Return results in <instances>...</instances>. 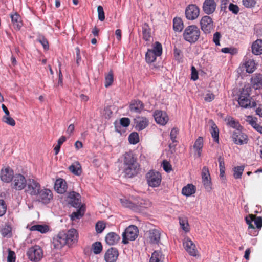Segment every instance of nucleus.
I'll return each instance as SVG.
<instances>
[{
  "label": "nucleus",
  "instance_id": "nucleus-52",
  "mask_svg": "<svg viewBox=\"0 0 262 262\" xmlns=\"http://www.w3.org/2000/svg\"><path fill=\"white\" fill-rule=\"evenodd\" d=\"M254 219V215L250 214L248 216L245 217L246 223L248 225L249 229H254L255 226L252 224V222Z\"/></svg>",
  "mask_w": 262,
  "mask_h": 262
},
{
  "label": "nucleus",
  "instance_id": "nucleus-56",
  "mask_svg": "<svg viewBox=\"0 0 262 262\" xmlns=\"http://www.w3.org/2000/svg\"><path fill=\"white\" fill-rule=\"evenodd\" d=\"M7 210V205L3 200H0V216L4 215Z\"/></svg>",
  "mask_w": 262,
  "mask_h": 262
},
{
  "label": "nucleus",
  "instance_id": "nucleus-44",
  "mask_svg": "<svg viewBox=\"0 0 262 262\" xmlns=\"http://www.w3.org/2000/svg\"><path fill=\"white\" fill-rule=\"evenodd\" d=\"M114 81L113 73L110 71L105 77V86L107 88L112 85Z\"/></svg>",
  "mask_w": 262,
  "mask_h": 262
},
{
  "label": "nucleus",
  "instance_id": "nucleus-62",
  "mask_svg": "<svg viewBox=\"0 0 262 262\" xmlns=\"http://www.w3.org/2000/svg\"><path fill=\"white\" fill-rule=\"evenodd\" d=\"M130 119L128 118H122L120 120V124L123 127H127L130 124Z\"/></svg>",
  "mask_w": 262,
  "mask_h": 262
},
{
  "label": "nucleus",
  "instance_id": "nucleus-55",
  "mask_svg": "<svg viewBox=\"0 0 262 262\" xmlns=\"http://www.w3.org/2000/svg\"><path fill=\"white\" fill-rule=\"evenodd\" d=\"M174 57L175 59L179 62H182V52L180 50L174 48Z\"/></svg>",
  "mask_w": 262,
  "mask_h": 262
},
{
  "label": "nucleus",
  "instance_id": "nucleus-1",
  "mask_svg": "<svg viewBox=\"0 0 262 262\" xmlns=\"http://www.w3.org/2000/svg\"><path fill=\"white\" fill-rule=\"evenodd\" d=\"M139 170V165L131 152L124 155L123 172L125 177L132 178L136 176Z\"/></svg>",
  "mask_w": 262,
  "mask_h": 262
},
{
  "label": "nucleus",
  "instance_id": "nucleus-36",
  "mask_svg": "<svg viewBox=\"0 0 262 262\" xmlns=\"http://www.w3.org/2000/svg\"><path fill=\"white\" fill-rule=\"evenodd\" d=\"M143 39L145 41H148L151 37L150 29L147 23H144L142 26Z\"/></svg>",
  "mask_w": 262,
  "mask_h": 262
},
{
  "label": "nucleus",
  "instance_id": "nucleus-37",
  "mask_svg": "<svg viewBox=\"0 0 262 262\" xmlns=\"http://www.w3.org/2000/svg\"><path fill=\"white\" fill-rule=\"evenodd\" d=\"M120 201L123 206L129 208L133 210H136V202H132L126 198L120 199Z\"/></svg>",
  "mask_w": 262,
  "mask_h": 262
},
{
  "label": "nucleus",
  "instance_id": "nucleus-11",
  "mask_svg": "<svg viewBox=\"0 0 262 262\" xmlns=\"http://www.w3.org/2000/svg\"><path fill=\"white\" fill-rule=\"evenodd\" d=\"M27 183V180L24 176L21 174H17L13 176L12 179V188L21 190L25 188Z\"/></svg>",
  "mask_w": 262,
  "mask_h": 262
},
{
  "label": "nucleus",
  "instance_id": "nucleus-25",
  "mask_svg": "<svg viewBox=\"0 0 262 262\" xmlns=\"http://www.w3.org/2000/svg\"><path fill=\"white\" fill-rule=\"evenodd\" d=\"M129 108L132 112L139 113L144 109V104L139 100H134L130 102Z\"/></svg>",
  "mask_w": 262,
  "mask_h": 262
},
{
  "label": "nucleus",
  "instance_id": "nucleus-19",
  "mask_svg": "<svg viewBox=\"0 0 262 262\" xmlns=\"http://www.w3.org/2000/svg\"><path fill=\"white\" fill-rule=\"evenodd\" d=\"M148 238L149 243L152 244H158L161 237V232L160 230L153 229L148 231Z\"/></svg>",
  "mask_w": 262,
  "mask_h": 262
},
{
  "label": "nucleus",
  "instance_id": "nucleus-49",
  "mask_svg": "<svg viewBox=\"0 0 262 262\" xmlns=\"http://www.w3.org/2000/svg\"><path fill=\"white\" fill-rule=\"evenodd\" d=\"M254 225H255V228L254 229H257L258 232L262 227V217H256L254 215V219H253V221Z\"/></svg>",
  "mask_w": 262,
  "mask_h": 262
},
{
  "label": "nucleus",
  "instance_id": "nucleus-24",
  "mask_svg": "<svg viewBox=\"0 0 262 262\" xmlns=\"http://www.w3.org/2000/svg\"><path fill=\"white\" fill-rule=\"evenodd\" d=\"M134 123L137 130H142L147 126L148 120L145 117H138L134 119Z\"/></svg>",
  "mask_w": 262,
  "mask_h": 262
},
{
  "label": "nucleus",
  "instance_id": "nucleus-48",
  "mask_svg": "<svg viewBox=\"0 0 262 262\" xmlns=\"http://www.w3.org/2000/svg\"><path fill=\"white\" fill-rule=\"evenodd\" d=\"M244 169V166H237L234 168V174L233 176L235 179L240 178L242 175Z\"/></svg>",
  "mask_w": 262,
  "mask_h": 262
},
{
  "label": "nucleus",
  "instance_id": "nucleus-15",
  "mask_svg": "<svg viewBox=\"0 0 262 262\" xmlns=\"http://www.w3.org/2000/svg\"><path fill=\"white\" fill-rule=\"evenodd\" d=\"M202 179L205 189L208 191H210L211 189V178L208 168L206 166L203 167L202 169Z\"/></svg>",
  "mask_w": 262,
  "mask_h": 262
},
{
  "label": "nucleus",
  "instance_id": "nucleus-21",
  "mask_svg": "<svg viewBox=\"0 0 262 262\" xmlns=\"http://www.w3.org/2000/svg\"><path fill=\"white\" fill-rule=\"evenodd\" d=\"M67 184L66 181L62 179H57L54 184V189L57 193L63 194L67 191Z\"/></svg>",
  "mask_w": 262,
  "mask_h": 262
},
{
  "label": "nucleus",
  "instance_id": "nucleus-41",
  "mask_svg": "<svg viewBox=\"0 0 262 262\" xmlns=\"http://www.w3.org/2000/svg\"><path fill=\"white\" fill-rule=\"evenodd\" d=\"M218 162L219 163V167H220V176L221 178H222L223 180L225 179V163L224 161L223 158H222L221 156H220L218 158Z\"/></svg>",
  "mask_w": 262,
  "mask_h": 262
},
{
  "label": "nucleus",
  "instance_id": "nucleus-40",
  "mask_svg": "<svg viewBox=\"0 0 262 262\" xmlns=\"http://www.w3.org/2000/svg\"><path fill=\"white\" fill-rule=\"evenodd\" d=\"M158 56L154 52L151 51V49H148L145 55L146 61L148 63L154 62Z\"/></svg>",
  "mask_w": 262,
  "mask_h": 262
},
{
  "label": "nucleus",
  "instance_id": "nucleus-33",
  "mask_svg": "<svg viewBox=\"0 0 262 262\" xmlns=\"http://www.w3.org/2000/svg\"><path fill=\"white\" fill-rule=\"evenodd\" d=\"M210 122L211 123L210 133L211 134L212 137L213 138V140L215 142H218L219 139V130L217 125L213 121L211 120Z\"/></svg>",
  "mask_w": 262,
  "mask_h": 262
},
{
  "label": "nucleus",
  "instance_id": "nucleus-53",
  "mask_svg": "<svg viewBox=\"0 0 262 262\" xmlns=\"http://www.w3.org/2000/svg\"><path fill=\"white\" fill-rule=\"evenodd\" d=\"M37 40L42 45L45 50L49 49L48 41L43 36H39Z\"/></svg>",
  "mask_w": 262,
  "mask_h": 262
},
{
  "label": "nucleus",
  "instance_id": "nucleus-23",
  "mask_svg": "<svg viewBox=\"0 0 262 262\" xmlns=\"http://www.w3.org/2000/svg\"><path fill=\"white\" fill-rule=\"evenodd\" d=\"M13 171L9 167L2 169L1 173V179L2 181L9 183L12 180L13 177Z\"/></svg>",
  "mask_w": 262,
  "mask_h": 262
},
{
  "label": "nucleus",
  "instance_id": "nucleus-16",
  "mask_svg": "<svg viewBox=\"0 0 262 262\" xmlns=\"http://www.w3.org/2000/svg\"><path fill=\"white\" fill-rule=\"evenodd\" d=\"M63 231L60 232L53 239V245L55 249H61L65 245H67Z\"/></svg>",
  "mask_w": 262,
  "mask_h": 262
},
{
  "label": "nucleus",
  "instance_id": "nucleus-47",
  "mask_svg": "<svg viewBox=\"0 0 262 262\" xmlns=\"http://www.w3.org/2000/svg\"><path fill=\"white\" fill-rule=\"evenodd\" d=\"M128 140L130 143L136 144L139 141V135L136 132L132 133L129 137Z\"/></svg>",
  "mask_w": 262,
  "mask_h": 262
},
{
  "label": "nucleus",
  "instance_id": "nucleus-34",
  "mask_svg": "<svg viewBox=\"0 0 262 262\" xmlns=\"http://www.w3.org/2000/svg\"><path fill=\"white\" fill-rule=\"evenodd\" d=\"M164 258L162 252L159 251H155L151 255L149 262H163Z\"/></svg>",
  "mask_w": 262,
  "mask_h": 262
},
{
  "label": "nucleus",
  "instance_id": "nucleus-50",
  "mask_svg": "<svg viewBox=\"0 0 262 262\" xmlns=\"http://www.w3.org/2000/svg\"><path fill=\"white\" fill-rule=\"evenodd\" d=\"M179 223L182 229L185 232L189 231V224L187 221L184 219H179Z\"/></svg>",
  "mask_w": 262,
  "mask_h": 262
},
{
  "label": "nucleus",
  "instance_id": "nucleus-12",
  "mask_svg": "<svg viewBox=\"0 0 262 262\" xmlns=\"http://www.w3.org/2000/svg\"><path fill=\"white\" fill-rule=\"evenodd\" d=\"M232 139L234 143L237 144H246L248 142L247 136L238 129H235L233 131Z\"/></svg>",
  "mask_w": 262,
  "mask_h": 262
},
{
  "label": "nucleus",
  "instance_id": "nucleus-8",
  "mask_svg": "<svg viewBox=\"0 0 262 262\" xmlns=\"http://www.w3.org/2000/svg\"><path fill=\"white\" fill-rule=\"evenodd\" d=\"M146 178L148 185L152 187H158L161 182V176L158 172L150 171L146 174Z\"/></svg>",
  "mask_w": 262,
  "mask_h": 262
},
{
  "label": "nucleus",
  "instance_id": "nucleus-39",
  "mask_svg": "<svg viewBox=\"0 0 262 262\" xmlns=\"http://www.w3.org/2000/svg\"><path fill=\"white\" fill-rule=\"evenodd\" d=\"M244 66L247 73H251L255 70V63L253 60H248L245 62Z\"/></svg>",
  "mask_w": 262,
  "mask_h": 262
},
{
  "label": "nucleus",
  "instance_id": "nucleus-38",
  "mask_svg": "<svg viewBox=\"0 0 262 262\" xmlns=\"http://www.w3.org/2000/svg\"><path fill=\"white\" fill-rule=\"evenodd\" d=\"M183 23L180 17H176L173 20V28L175 31L181 32L183 29Z\"/></svg>",
  "mask_w": 262,
  "mask_h": 262
},
{
  "label": "nucleus",
  "instance_id": "nucleus-10",
  "mask_svg": "<svg viewBox=\"0 0 262 262\" xmlns=\"http://www.w3.org/2000/svg\"><path fill=\"white\" fill-rule=\"evenodd\" d=\"M201 29L205 34H210L214 27L212 18L207 15L203 16L200 20Z\"/></svg>",
  "mask_w": 262,
  "mask_h": 262
},
{
  "label": "nucleus",
  "instance_id": "nucleus-43",
  "mask_svg": "<svg viewBox=\"0 0 262 262\" xmlns=\"http://www.w3.org/2000/svg\"><path fill=\"white\" fill-rule=\"evenodd\" d=\"M102 245L100 242H96L92 245V250L95 254H100L102 252Z\"/></svg>",
  "mask_w": 262,
  "mask_h": 262
},
{
  "label": "nucleus",
  "instance_id": "nucleus-13",
  "mask_svg": "<svg viewBox=\"0 0 262 262\" xmlns=\"http://www.w3.org/2000/svg\"><path fill=\"white\" fill-rule=\"evenodd\" d=\"M200 10L195 5H189L185 10V15L189 20H194L199 15Z\"/></svg>",
  "mask_w": 262,
  "mask_h": 262
},
{
  "label": "nucleus",
  "instance_id": "nucleus-5",
  "mask_svg": "<svg viewBox=\"0 0 262 262\" xmlns=\"http://www.w3.org/2000/svg\"><path fill=\"white\" fill-rule=\"evenodd\" d=\"M138 235V228L135 225H130L123 233L122 242L124 244H128L129 241H134Z\"/></svg>",
  "mask_w": 262,
  "mask_h": 262
},
{
  "label": "nucleus",
  "instance_id": "nucleus-14",
  "mask_svg": "<svg viewBox=\"0 0 262 262\" xmlns=\"http://www.w3.org/2000/svg\"><path fill=\"white\" fill-rule=\"evenodd\" d=\"M66 240L67 241V245L71 246L78 241V233L75 229H71L67 232H63Z\"/></svg>",
  "mask_w": 262,
  "mask_h": 262
},
{
  "label": "nucleus",
  "instance_id": "nucleus-29",
  "mask_svg": "<svg viewBox=\"0 0 262 262\" xmlns=\"http://www.w3.org/2000/svg\"><path fill=\"white\" fill-rule=\"evenodd\" d=\"M251 82L254 89H260L262 87V75L259 74L255 75L251 78Z\"/></svg>",
  "mask_w": 262,
  "mask_h": 262
},
{
  "label": "nucleus",
  "instance_id": "nucleus-20",
  "mask_svg": "<svg viewBox=\"0 0 262 262\" xmlns=\"http://www.w3.org/2000/svg\"><path fill=\"white\" fill-rule=\"evenodd\" d=\"M118 254V250L115 248L112 247L106 252L104 255L105 260L106 262H115Z\"/></svg>",
  "mask_w": 262,
  "mask_h": 262
},
{
  "label": "nucleus",
  "instance_id": "nucleus-57",
  "mask_svg": "<svg viewBox=\"0 0 262 262\" xmlns=\"http://www.w3.org/2000/svg\"><path fill=\"white\" fill-rule=\"evenodd\" d=\"M98 14V18L100 21H103L105 19V15L103 8L101 6H98L97 7Z\"/></svg>",
  "mask_w": 262,
  "mask_h": 262
},
{
  "label": "nucleus",
  "instance_id": "nucleus-28",
  "mask_svg": "<svg viewBox=\"0 0 262 262\" xmlns=\"http://www.w3.org/2000/svg\"><path fill=\"white\" fill-rule=\"evenodd\" d=\"M252 52L256 55L262 54V39H257L252 45Z\"/></svg>",
  "mask_w": 262,
  "mask_h": 262
},
{
  "label": "nucleus",
  "instance_id": "nucleus-30",
  "mask_svg": "<svg viewBox=\"0 0 262 262\" xmlns=\"http://www.w3.org/2000/svg\"><path fill=\"white\" fill-rule=\"evenodd\" d=\"M69 170L74 174L80 176L82 173V168L79 162L76 161L69 167Z\"/></svg>",
  "mask_w": 262,
  "mask_h": 262
},
{
  "label": "nucleus",
  "instance_id": "nucleus-64",
  "mask_svg": "<svg viewBox=\"0 0 262 262\" xmlns=\"http://www.w3.org/2000/svg\"><path fill=\"white\" fill-rule=\"evenodd\" d=\"M191 79L195 81L198 79V71L194 66H192L191 68Z\"/></svg>",
  "mask_w": 262,
  "mask_h": 262
},
{
  "label": "nucleus",
  "instance_id": "nucleus-46",
  "mask_svg": "<svg viewBox=\"0 0 262 262\" xmlns=\"http://www.w3.org/2000/svg\"><path fill=\"white\" fill-rule=\"evenodd\" d=\"M151 51L154 52L156 54V55L159 56H161L162 53V47L161 44L158 41L155 42L154 49L151 50Z\"/></svg>",
  "mask_w": 262,
  "mask_h": 262
},
{
  "label": "nucleus",
  "instance_id": "nucleus-42",
  "mask_svg": "<svg viewBox=\"0 0 262 262\" xmlns=\"http://www.w3.org/2000/svg\"><path fill=\"white\" fill-rule=\"evenodd\" d=\"M151 205V202L148 200H145L143 199H140L138 202L136 203V210L138 207L148 208Z\"/></svg>",
  "mask_w": 262,
  "mask_h": 262
},
{
  "label": "nucleus",
  "instance_id": "nucleus-27",
  "mask_svg": "<svg viewBox=\"0 0 262 262\" xmlns=\"http://www.w3.org/2000/svg\"><path fill=\"white\" fill-rule=\"evenodd\" d=\"M11 21L13 24L14 28L17 30H20L23 23L21 21V17L17 13H14L10 15Z\"/></svg>",
  "mask_w": 262,
  "mask_h": 262
},
{
  "label": "nucleus",
  "instance_id": "nucleus-17",
  "mask_svg": "<svg viewBox=\"0 0 262 262\" xmlns=\"http://www.w3.org/2000/svg\"><path fill=\"white\" fill-rule=\"evenodd\" d=\"M154 117L156 122L162 125L166 124L168 120V117L166 113L160 110L155 111Z\"/></svg>",
  "mask_w": 262,
  "mask_h": 262
},
{
  "label": "nucleus",
  "instance_id": "nucleus-54",
  "mask_svg": "<svg viewBox=\"0 0 262 262\" xmlns=\"http://www.w3.org/2000/svg\"><path fill=\"white\" fill-rule=\"evenodd\" d=\"M221 51L224 53H229L231 55H235L237 53V50L236 48H223Z\"/></svg>",
  "mask_w": 262,
  "mask_h": 262
},
{
  "label": "nucleus",
  "instance_id": "nucleus-59",
  "mask_svg": "<svg viewBox=\"0 0 262 262\" xmlns=\"http://www.w3.org/2000/svg\"><path fill=\"white\" fill-rule=\"evenodd\" d=\"M230 11L232 12L234 14H237L239 12V7L237 5L230 3L228 7Z\"/></svg>",
  "mask_w": 262,
  "mask_h": 262
},
{
  "label": "nucleus",
  "instance_id": "nucleus-61",
  "mask_svg": "<svg viewBox=\"0 0 262 262\" xmlns=\"http://www.w3.org/2000/svg\"><path fill=\"white\" fill-rule=\"evenodd\" d=\"M15 258L16 257L14 252L9 250L7 257V262H15Z\"/></svg>",
  "mask_w": 262,
  "mask_h": 262
},
{
  "label": "nucleus",
  "instance_id": "nucleus-32",
  "mask_svg": "<svg viewBox=\"0 0 262 262\" xmlns=\"http://www.w3.org/2000/svg\"><path fill=\"white\" fill-rule=\"evenodd\" d=\"M29 230L32 231H37L41 233H46L49 230V228L47 225L37 224L31 226Z\"/></svg>",
  "mask_w": 262,
  "mask_h": 262
},
{
  "label": "nucleus",
  "instance_id": "nucleus-58",
  "mask_svg": "<svg viewBox=\"0 0 262 262\" xmlns=\"http://www.w3.org/2000/svg\"><path fill=\"white\" fill-rule=\"evenodd\" d=\"M243 5L246 8H251L255 6L256 4L255 0H243Z\"/></svg>",
  "mask_w": 262,
  "mask_h": 262
},
{
  "label": "nucleus",
  "instance_id": "nucleus-63",
  "mask_svg": "<svg viewBox=\"0 0 262 262\" xmlns=\"http://www.w3.org/2000/svg\"><path fill=\"white\" fill-rule=\"evenodd\" d=\"M163 169L166 172H169L171 170V165L166 160H164L162 163Z\"/></svg>",
  "mask_w": 262,
  "mask_h": 262
},
{
  "label": "nucleus",
  "instance_id": "nucleus-9",
  "mask_svg": "<svg viewBox=\"0 0 262 262\" xmlns=\"http://www.w3.org/2000/svg\"><path fill=\"white\" fill-rule=\"evenodd\" d=\"M25 191L32 196H36L41 189L40 184L34 179L27 180Z\"/></svg>",
  "mask_w": 262,
  "mask_h": 262
},
{
  "label": "nucleus",
  "instance_id": "nucleus-60",
  "mask_svg": "<svg viewBox=\"0 0 262 262\" xmlns=\"http://www.w3.org/2000/svg\"><path fill=\"white\" fill-rule=\"evenodd\" d=\"M221 37V33L219 32H215L213 35V41L216 46H220V40Z\"/></svg>",
  "mask_w": 262,
  "mask_h": 262
},
{
  "label": "nucleus",
  "instance_id": "nucleus-2",
  "mask_svg": "<svg viewBox=\"0 0 262 262\" xmlns=\"http://www.w3.org/2000/svg\"><path fill=\"white\" fill-rule=\"evenodd\" d=\"M67 198L69 204L73 207L79 208L77 211L74 212L71 214V219L74 221L76 219H80L83 214V213H82L81 212L82 205L81 195L75 191H72L68 193Z\"/></svg>",
  "mask_w": 262,
  "mask_h": 262
},
{
  "label": "nucleus",
  "instance_id": "nucleus-18",
  "mask_svg": "<svg viewBox=\"0 0 262 262\" xmlns=\"http://www.w3.org/2000/svg\"><path fill=\"white\" fill-rule=\"evenodd\" d=\"M216 4L214 0H205L203 5V10L206 14L213 13L216 9Z\"/></svg>",
  "mask_w": 262,
  "mask_h": 262
},
{
  "label": "nucleus",
  "instance_id": "nucleus-45",
  "mask_svg": "<svg viewBox=\"0 0 262 262\" xmlns=\"http://www.w3.org/2000/svg\"><path fill=\"white\" fill-rule=\"evenodd\" d=\"M2 121L11 126H14L16 124L15 121L10 115H4L2 118Z\"/></svg>",
  "mask_w": 262,
  "mask_h": 262
},
{
  "label": "nucleus",
  "instance_id": "nucleus-26",
  "mask_svg": "<svg viewBox=\"0 0 262 262\" xmlns=\"http://www.w3.org/2000/svg\"><path fill=\"white\" fill-rule=\"evenodd\" d=\"M105 239L107 244L114 245L118 243L120 239V237L117 233L111 232L107 234Z\"/></svg>",
  "mask_w": 262,
  "mask_h": 262
},
{
  "label": "nucleus",
  "instance_id": "nucleus-3",
  "mask_svg": "<svg viewBox=\"0 0 262 262\" xmlns=\"http://www.w3.org/2000/svg\"><path fill=\"white\" fill-rule=\"evenodd\" d=\"M251 88L248 86H245L240 91L238 103L239 106L243 108H248L256 106V102L251 101L250 92Z\"/></svg>",
  "mask_w": 262,
  "mask_h": 262
},
{
  "label": "nucleus",
  "instance_id": "nucleus-35",
  "mask_svg": "<svg viewBox=\"0 0 262 262\" xmlns=\"http://www.w3.org/2000/svg\"><path fill=\"white\" fill-rule=\"evenodd\" d=\"M195 192V186L192 184H188L182 190V193L185 196H190Z\"/></svg>",
  "mask_w": 262,
  "mask_h": 262
},
{
  "label": "nucleus",
  "instance_id": "nucleus-22",
  "mask_svg": "<svg viewBox=\"0 0 262 262\" xmlns=\"http://www.w3.org/2000/svg\"><path fill=\"white\" fill-rule=\"evenodd\" d=\"M183 245L185 250L191 256H196L197 251L195 249V246L192 241L188 238H185L183 242Z\"/></svg>",
  "mask_w": 262,
  "mask_h": 262
},
{
  "label": "nucleus",
  "instance_id": "nucleus-6",
  "mask_svg": "<svg viewBox=\"0 0 262 262\" xmlns=\"http://www.w3.org/2000/svg\"><path fill=\"white\" fill-rule=\"evenodd\" d=\"M27 255L30 260L37 262L42 258L43 252L40 247L36 245L28 249Z\"/></svg>",
  "mask_w": 262,
  "mask_h": 262
},
{
  "label": "nucleus",
  "instance_id": "nucleus-4",
  "mask_svg": "<svg viewBox=\"0 0 262 262\" xmlns=\"http://www.w3.org/2000/svg\"><path fill=\"white\" fill-rule=\"evenodd\" d=\"M201 31L196 25L187 26L183 33V39L190 44L195 43L200 37Z\"/></svg>",
  "mask_w": 262,
  "mask_h": 262
},
{
  "label": "nucleus",
  "instance_id": "nucleus-31",
  "mask_svg": "<svg viewBox=\"0 0 262 262\" xmlns=\"http://www.w3.org/2000/svg\"><path fill=\"white\" fill-rule=\"evenodd\" d=\"M203 146V138L199 137L195 141L193 145V148L195 150L198 157H200Z\"/></svg>",
  "mask_w": 262,
  "mask_h": 262
},
{
  "label": "nucleus",
  "instance_id": "nucleus-7",
  "mask_svg": "<svg viewBox=\"0 0 262 262\" xmlns=\"http://www.w3.org/2000/svg\"><path fill=\"white\" fill-rule=\"evenodd\" d=\"M36 196L37 201L44 204H49L53 197L51 190L47 188L40 189Z\"/></svg>",
  "mask_w": 262,
  "mask_h": 262
},
{
  "label": "nucleus",
  "instance_id": "nucleus-51",
  "mask_svg": "<svg viewBox=\"0 0 262 262\" xmlns=\"http://www.w3.org/2000/svg\"><path fill=\"white\" fill-rule=\"evenodd\" d=\"M105 228V224L102 221H98L95 226L97 233H101Z\"/></svg>",
  "mask_w": 262,
  "mask_h": 262
}]
</instances>
